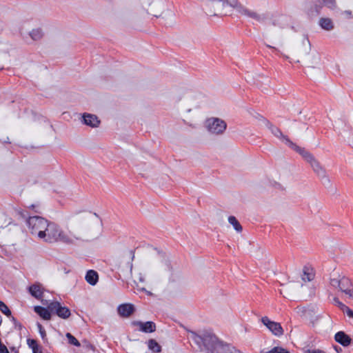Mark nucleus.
I'll return each instance as SVG.
<instances>
[{"label": "nucleus", "mask_w": 353, "mask_h": 353, "mask_svg": "<svg viewBox=\"0 0 353 353\" xmlns=\"http://www.w3.org/2000/svg\"><path fill=\"white\" fill-rule=\"evenodd\" d=\"M73 226L66 232L62 230V243L68 245H74L80 242H87L97 237L94 232H87L79 225L81 221H92L99 222V217L96 213L90 212H76L71 216Z\"/></svg>", "instance_id": "obj_1"}, {"label": "nucleus", "mask_w": 353, "mask_h": 353, "mask_svg": "<svg viewBox=\"0 0 353 353\" xmlns=\"http://www.w3.org/2000/svg\"><path fill=\"white\" fill-rule=\"evenodd\" d=\"M192 340L199 347L201 351L207 353H235L236 349L220 340L213 332L203 331L201 334L191 331Z\"/></svg>", "instance_id": "obj_2"}, {"label": "nucleus", "mask_w": 353, "mask_h": 353, "mask_svg": "<svg viewBox=\"0 0 353 353\" xmlns=\"http://www.w3.org/2000/svg\"><path fill=\"white\" fill-rule=\"evenodd\" d=\"M298 152L311 166L314 172L322 181L323 183L329 184L330 180L327 174L326 170L321 163L314 157V155L304 148L298 147L294 150Z\"/></svg>", "instance_id": "obj_3"}, {"label": "nucleus", "mask_w": 353, "mask_h": 353, "mask_svg": "<svg viewBox=\"0 0 353 353\" xmlns=\"http://www.w3.org/2000/svg\"><path fill=\"white\" fill-rule=\"evenodd\" d=\"M45 228L40 239L48 243H62V229L58 224L48 221Z\"/></svg>", "instance_id": "obj_4"}, {"label": "nucleus", "mask_w": 353, "mask_h": 353, "mask_svg": "<svg viewBox=\"0 0 353 353\" xmlns=\"http://www.w3.org/2000/svg\"><path fill=\"white\" fill-rule=\"evenodd\" d=\"M48 222V221L47 219L39 216H30L26 221V223L31 234L37 235L39 239L43 232H44L43 230L46 229L45 227Z\"/></svg>", "instance_id": "obj_5"}, {"label": "nucleus", "mask_w": 353, "mask_h": 353, "mask_svg": "<svg viewBox=\"0 0 353 353\" xmlns=\"http://www.w3.org/2000/svg\"><path fill=\"white\" fill-rule=\"evenodd\" d=\"M330 284L332 286L339 288L349 296H353V285L348 278L342 276L340 279H331Z\"/></svg>", "instance_id": "obj_6"}, {"label": "nucleus", "mask_w": 353, "mask_h": 353, "mask_svg": "<svg viewBox=\"0 0 353 353\" xmlns=\"http://www.w3.org/2000/svg\"><path fill=\"white\" fill-rule=\"evenodd\" d=\"M325 3V0H309L305 2V11L309 17H316L321 14Z\"/></svg>", "instance_id": "obj_7"}, {"label": "nucleus", "mask_w": 353, "mask_h": 353, "mask_svg": "<svg viewBox=\"0 0 353 353\" xmlns=\"http://www.w3.org/2000/svg\"><path fill=\"white\" fill-rule=\"evenodd\" d=\"M206 128L212 134H222L226 129V123L219 118H210L205 122Z\"/></svg>", "instance_id": "obj_8"}, {"label": "nucleus", "mask_w": 353, "mask_h": 353, "mask_svg": "<svg viewBox=\"0 0 353 353\" xmlns=\"http://www.w3.org/2000/svg\"><path fill=\"white\" fill-rule=\"evenodd\" d=\"M48 308L53 314L59 317L66 319L70 316V310L65 306H62L58 301H53L48 305Z\"/></svg>", "instance_id": "obj_9"}, {"label": "nucleus", "mask_w": 353, "mask_h": 353, "mask_svg": "<svg viewBox=\"0 0 353 353\" xmlns=\"http://www.w3.org/2000/svg\"><path fill=\"white\" fill-rule=\"evenodd\" d=\"M266 125L276 137L281 139L292 150H295L296 148L299 147V145L293 143L287 136L283 135L279 128L272 125L269 121H267Z\"/></svg>", "instance_id": "obj_10"}, {"label": "nucleus", "mask_w": 353, "mask_h": 353, "mask_svg": "<svg viewBox=\"0 0 353 353\" xmlns=\"http://www.w3.org/2000/svg\"><path fill=\"white\" fill-rule=\"evenodd\" d=\"M261 321L274 335H283V330L279 323L271 321L268 316L262 317Z\"/></svg>", "instance_id": "obj_11"}, {"label": "nucleus", "mask_w": 353, "mask_h": 353, "mask_svg": "<svg viewBox=\"0 0 353 353\" xmlns=\"http://www.w3.org/2000/svg\"><path fill=\"white\" fill-rule=\"evenodd\" d=\"M150 9L147 10L148 14L153 15L155 17H161L163 14V10L165 8L163 1L158 0L154 1L149 3Z\"/></svg>", "instance_id": "obj_12"}, {"label": "nucleus", "mask_w": 353, "mask_h": 353, "mask_svg": "<svg viewBox=\"0 0 353 353\" xmlns=\"http://www.w3.org/2000/svg\"><path fill=\"white\" fill-rule=\"evenodd\" d=\"M132 325L139 327V331L145 333H152L156 330V325L152 321L142 322L139 321H134L132 322Z\"/></svg>", "instance_id": "obj_13"}, {"label": "nucleus", "mask_w": 353, "mask_h": 353, "mask_svg": "<svg viewBox=\"0 0 353 353\" xmlns=\"http://www.w3.org/2000/svg\"><path fill=\"white\" fill-rule=\"evenodd\" d=\"M118 313L122 317H128L134 312V307L130 303L121 304L118 307Z\"/></svg>", "instance_id": "obj_14"}, {"label": "nucleus", "mask_w": 353, "mask_h": 353, "mask_svg": "<svg viewBox=\"0 0 353 353\" xmlns=\"http://www.w3.org/2000/svg\"><path fill=\"white\" fill-rule=\"evenodd\" d=\"M334 339L336 342H338L344 347L350 345L352 341L351 338L344 332L342 331L338 332L335 334Z\"/></svg>", "instance_id": "obj_15"}, {"label": "nucleus", "mask_w": 353, "mask_h": 353, "mask_svg": "<svg viewBox=\"0 0 353 353\" xmlns=\"http://www.w3.org/2000/svg\"><path fill=\"white\" fill-rule=\"evenodd\" d=\"M83 120L84 124L92 128L97 127L100 123L97 116L88 113L83 114Z\"/></svg>", "instance_id": "obj_16"}, {"label": "nucleus", "mask_w": 353, "mask_h": 353, "mask_svg": "<svg viewBox=\"0 0 353 353\" xmlns=\"http://www.w3.org/2000/svg\"><path fill=\"white\" fill-rule=\"evenodd\" d=\"M29 292L34 298L39 299L43 296V290L41 285L39 283H34L29 287Z\"/></svg>", "instance_id": "obj_17"}, {"label": "nucleus", "mask_w": 353, "mask_h": 353, "mask_svg": "<svg viewBox=\"0 0 353 353\" xmlns=\"http://www.w3.org/2000/svg\"><path fill=\"white\" fill-rule=\"evenodd\" d=\"M34 312L38 314L44 320H50L51 318V312L49 308H45L41 306H35Z\"/></svg>", "instance_id": "obj_18"}, {"label": "nucleus", "mask_w": 353, "mask_h": 353, "mask_svg": "<svg viewBox=\"0 0 353 353\" xmlns=\"http://www.w3.org/2000/svg\"><path fill=\"white\" fill-rule=\"evenodd\" d=\"M319 26L324 30L330 31L334 29V26L331 19L322 17L319 20Z\"/></svg>", "instance_id": "obj_19"}, {"label": "nucleus", "mask_w": 353, "mask_h": 353, "mask_svg": "<svg viewBox=\"0 0 353 353\" xmlns=\"http://www.w3.org/2000/svg\"><path fill=\"white\" fill-rule=\"evenodd\" d=\"M99 276L96 271L94 270H88L85 275V280L86 281L92 285H94L98 281Z\"/></svg>", "instance_id": "obj_20"}, {"label": "nucleus", "mask_w": 353, "mask_h": 353, "mask_svg": "<svg viewBox=\"0 0 353 353\" xmlns=\"http://www.w3.org/2000/svg\"><path fill=\"white\" fill-rule=\"evenodd\" d=\"M148 346L154 353H159L161 352V345L154 339H150L148 341Z\"/></svg>", "instance_id": "obj_21"}, {"label": "nucleus", "mask_w": 353, "mask_h": 353, "mask_svg": "<svg viewBox=\"0 0 353 353\" xmlns=\"http://www.w3.org/2000/svg\"><path fill=\"white\" fill-rule=\"evenodd\" d=\"M27 343L29 347L32 350L33 353H42L41 347L36 340L28 339Z\"/></svg>", "instance_id": "obj_22"}, {"label": "nucleus", "mask_w": 353, "mask_h": 353, "mask_svg": "<svg viewBox=\"0 0 353 353\" xmlns=\"http://www.w3.org/2000/svg\"><path fill=\"white\" fill-rule=\"evenodd\" d=\"M228 221L231 225H233L234 230L236 232H240L242 231V226L241 225V224L239 223V222L238 221L235 216H230L228 217Z\"/></svg>", "instance_id": "obj_23"}, {"label": "nucleus", "mask_w": 353, "mask_h": 353, "mask_svg": "<svg viewBox=\"0 0 353 353\" xmlns=\"http://www.w3.org/2000/svg\"><path fill=\"white\" fill-rule=\"evenodd\" d=\"M43 33L41 28L33 29L30 32V36L34 41H37V40L41 39L43 37Z\"/></svg>", "instance_id": "obj_24"}, {"label": "nucleus", "mask_w": 353, "mask_h": 353, "mask_svg": "<svg viewBox=\"0 0 353 353\" xmlns=\"http://www.w3.org/2000/svg\"><path fill=\"white\" fill-rule=\"evenodd\" d=\"M254 10H250L248 9V8L245 7L244 6L241 5V6H239L237 7V12L242 14V15H244L247 17H249L250 18V16L251 15V14L252 13Z\"/></svg>", "instance_id": "obj_25"}, {"label": "nucleus", "mask_w": 353, "mask_h": 353, "mask_svg": "<svg viewBox=\"0 0 353 353\" xmlns=\"http://www.w3.org/2000/svg\"><path fill=\"white\" fill-rule=\"evenodd\" d=\"M0 310L2 313L8 317L12 316V313L8 306L1 301H0Z\"/></svg>", "instance_id": "obj_26"}, {"label": "nucleus", "mask_w": 353, "mask_h": 353, "mask_svg": "<svg viewBox=\"0 0 353 353\" xmlns=\"http://www.w3.org/2000/svg\"><path fill=\"white\" fill-rule=\"evenodd\" d=\"M308 268H304L303 274L302 275V279L304 281H310L313 279V274L312 273L308 272Z\"/></svg>", "instance_id": "obj_27"}, {"label": "nucleus", "mask_w": 353, "mask_h": 353, "mask_svg": "<svg viewBox=\"0 0 353 353\" xmlns=\"http://www.w3.org/2000/svg\"><path fill=\"white\" fill-rule=\"evenodd\" d=\"M65 336H66L67 339H68L69 343L74 345L77 347H80L81 344L79 342V341L74 336H72L70 333H67Z\"/></svg>", "instance_id": "obj_28"}, {"label": "nucleus", "mask_w": 353, "mask_h": 353, "mask_svg": "<svg viewBox=\"0 0 353 353\" xmlns=\"http://www.w3.org/2000/svg\"><path fill=\"white\" fill-rule=\"evenodd\" d=\"M250 18L254 19L258 22H262L265 19V17L263 14H260L258 12L253 11Z\"/></svg>", "instance_id": "obj_29"}, {"label": "nucleus", "mask_w": 353, "mask_h": 353, "mask_svg": "<svg viewBox=\"0 0 353 353\" xmlns=\"http://www.w3.org/2000/svg\"><path fill=\"white\" fill-rule=\"evenodd\" d=\"M266 353H290V352L281 347H274Z\"/></svg>", "instance_id": "obj_30"}, {"label": "nucleus", "mask_w": 353, "mask_h": 353, "mask_svg": "<svg viewBox=\"0 0 353 353\" xmlns=\"http://www.w3.org/2000/svg\"><path fill=\"white\" fill-rule=\"evenodd\" d=\"M223 2H225L230 6L235 8L237 10V7L241 6V4L239 3L238 0H224Z\"/></svg>", "instance_id": "obj_31"}, {"label": "nucleus", "mask_w": 353, "mask_h": 353, "mask_svg": "<svg viewBox=\"0 0 353 353\" xmlns=\"http://www.w3.org/2000/svg\"><path fill=\"white\" fill-rule=\"evenodd\" d=\"M325 6L331 10H334L336 8V0H325Z\"/></svg>", "instance_id": "obj_32"}, {"label": "nucleus", "mask_w": 353, "mask_h": 353, "mask_svg": "<svg viewBox=\"0 0 353 353\" xmlns=\"http://www.w3.org/2000/svg\"><path fill=\"white\" fill-rule=\"evenodd\" d=\"M10 319L16 328H17L19 330L22 329V325L19 322H18L17 320L14 316H12L10 317Z\"/></svg>", "instance_id": "obj_33"}, {"label": "nucleus", "mask_w": 353, "mask_h": 353, "mask_svg": "<svg viewBox=\"0 0 353 353\" xmlns=\"http://www.w3.org/2000/svg\"><path fill=\"white\" fill-rule=\"evenodd\" d=\"M37 326H38L39 331V333L41 334V338L43 339H45V338L46 336V331H45L44 328L43 327V326L40 323H38Z\"/></svg>", "instance_id": "obj_34"}, {"label": "nucleus", "mask_w": 353, "mask_h": 353, "mask_svg": "<svg viewBox=\"0 0 353 353\" xmlns=\"http://www.w3.org/2000/svg\"><path fill=\"white\" fill-rule=\"evenodd\" d=\"M343 310L346 312L348 316L353 318V311L351 309L346 306Z\"/></svg>", "instance_id": "obj_35"}, {"label": "nucleus", "mask_w": 353, "mask_h": 353, "mask_svg": "<svg viewBox=\"0 0 353 353\" xmlns=\"http://www.w3.org/2000/svg\"><path fill=\"white\" fill-rule=\"evenodd\" d=\"M0 353H9L7 347L3 344H0Z\"/></svg>", "instance_id": "obj_36"}, {"label": "nucleus", "mask_w": 353, "mask_h": 353, "mask_svg": "<svg viewBox=\"0 0 353 353\" xmlns=\"http://www.w3.org/2000/svg\"><path fill=\"white\" fill-rule=\"evenodd\" d=\"M132 267H133V265H132V262L127 263L126 266H125L126 269L129 270L130 273H132Z\"/></svg>", "instance_id": "obj_37"}, {"label": "nucleus", "mask_w": 353, "mask_h": 353, "mask_svg": "<svg viewBox=\"0 0 353 353\" xmlns=\"http://www.w3.org/2000/svg\"><path fill=\"white\" fill-rule=\"evenodd\" d=\"M334 301L342 310H343L346 307V305L340 302L337 299H335Z\"/></svg>", "instance_id": "obj_38"}, {"label": "nucleus", "mask_w": 353, "mask_h": 353, "mask_svg": "<svg viewBox=\"0 0 353 353\" xmlns=\"http://www.w3.org/2000/svg\"><path fill=\"white\" fill-rule=\"evenodd\" d=\"M308 353H325V352L319 350H308Z\"/></svg>", "instance_id": "obj_39"}, {"label": "nucleus", "mask_w": 353, "mask_h": 353, "mask_svg": "<svg viewBox=\"0 0 353 353\" xmlns=\"http://www.w3.org/2000/svg\"><path fill=\"white\" fill-rule=\"evenodd\" d=\"M334 350H335L337 352H340L342 350V349H341V347H339V346H336H336H334Z\"/></svg>", "instance_id": "obj_40"}, {"label": "nucleus", "mask_w": 353, "mask_h": 353, "mask_svg": "<svg viewBox=\"0 0 353 353\" xmlns=\"http://www.w3.org/2000/svg\"><path fill=\"white\" fill-rule=\"evenodd\" d=\"M130 255H131V261H133V259L134 258V251L133 250H130Z\"/></svg>", "instance_id": "obj_41"}, {"label": "nucleus", "mask_w": 353, "mask_h": 353, "mask_svg": "<svg viewBox=\"0 0 353 353\" xmlns=\"http://www.w3.org/2000/svg\"><path fill=\"white\" fill-rule=\"evenodd\" d=\"M267 47H268V48H272V49H274V50H276V51H279L276 48H275L274 47H272V46H270V45H267Z\"/></svg>", "instance_id": "obj_42"}, {"label": "nucleus", "mask_w": 353, "mask_h": 353, "mask_svg": "<svg viewBox=\"0 0 353 353\" xmlns=\"http://www.w3.org/2000/svg\"><path fill=\"white\" fill-rule=\"evenodd\" d=\"M139 281H140L141 282H143V281H144V279H143V277L142 276V275H140V276H139Z\"/></svg>", "instance_id": "obj_43"}, {"label": "nucleus", "mask_w": 353, "mask_h": 353, "mask_svg": "<svg viewBox=\"0 0 353 353\" xmlns=\"http://www.w3.org/2000/svg\"><path fill=\"white\" fill-rule=\"evenodd\" d=\"M345 13L346 14H348V15H351V14H352V12H351V11H349V10H346V11L345 12Z\"/></svg>", "instance_id": "obj_44"}, {"label": "nucleus", "mask_w": 353, "mask_h": 353, "mask_svg": "<svg viewBox=\"0 0 353 353\" xmlns=\"http://www.w3.org/2000/svg\"><path fill=\"white\" fill-rule=\"evenodd\" d=\"M2 323V319H1V316H0V325H1Z\"/></svg>", "instance_id": "obj_45"}, {"label": "nucleus", "mask_w": 353, "mask_h": 353, "mask_svg": "<svg viewBox=\"0 0 353 353\" xmlns=\"http://www.w3.org/2000/svg\"><path fill=\"white\" fill-rule=\"evenodd\" d=\"M31 208H35V205H31Z\"/></svg>", "instance_id": "obj_46"}]
</instances>
